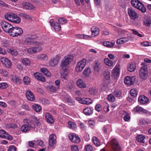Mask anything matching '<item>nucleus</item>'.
Instances as JSON below:
<instances>
[{"label": "nucleus", "instance_id": "f257e3e1", "mask_svg": "<svg viewBox=\"0 0 151 151\" xmlns=\"http://www.w3.org/2000/svg\"><path fill=\"white\" fill-rule=\"evenodd\" d=\"M4 17L6 19L14 23L19 24L21 21L20 18L14 13H7Z\"/></svg>", "mask_w": 151, "mask_h": 151}, {"label": "nucleus", "instance_id": "f03ea898", "mask_svg": "<svg viewBox=\"0 0 151 151\" xmlns=\"http://www.w3.org/2000/svg\"><path fill=\"white\" fill-rule=\"evenodd\" d=\"M24 42L27 45H39L42 44V42L39 41L38 37L34 36L26 38Z\"/></svg>", "mask_w": 151, "mask_h": 151}, {"label": "nucleus", "instance_id": "7ed1b4c3", "mask_svg": "<svg viewBox=\"0 0 151 151\" xmlns=\"http://www.w3.org/2000/svg\"><path fill=\"white\" fill-rule=\"evenodd\" d=\"M24 123H26L27 124H24L21 127V129L22 132H26L29 131L31 128H34L35 125L33 123H31L30 120L27 119L24 120Z\"/></svg>", "mask_w": 151, "mask_h": 151}, {"label": "nucleus", "instance_id": "20e7f679", "mask_svg": "<svg viewBox=\"0 0 151 151\" xmlns=\"http://www.w3.org/2000/svg\"><path fill=\"white\" fill-rule=\"evenodd\" d=\"M23 32L22 29L18 27H13L10 30L9 32L10 35L13 37H16L20 35Z\"/></svg>", "mask_w": 151, "mask_h": 151}, {"label": "nucleus", "instance_id": "39448f33", "mask_svg": "<svg viewBox=\"0 0 151 151\" xmlns=\"http://www.w3.org/2000/svg\"><path fill=\"white\" fill-rule=\"evenodd\" d=\"M131 3L132 6L139 9L142 12H146L145 7L140 1L138 0H132Z\"/></svg>", "mask_w": 151, "mask_h": 151}, {"label": "nucleus", "instance_id": "423d86ee", "mask_svg": "<svg viewBox=\"0 0 151 151\" xmlns=\"http://www.w3.org/2000/svg\"><path fill=\"white\" fill-rule=\"evenodd\" d=\"M148 74L147 68L146 66H144L140 69L139 73V76L140 78L145 80L147 77Z\"/></svg>", "mask_w": 151, "mask_h": 151}, {"label": "nucleus", "instance_id": "0eeeda50", "mask_svg": "<svg viewBox=\"0 0 151 151\" xmlns=\"http://www.w3.org/2000/svg\"><path fill=\"white\" fill-rule=\"evenodd\" d=\"M0 24L4 31L6 32L9 33L12 26L10 23L5 21H2L0 23Z\"/></svg>", "mask_w": 151, "mask_h": 151}, {"label": "nucleus", "instance_id": "6e6552de", "mask_svg": "<svg viewBox=\"0 0 151 151\" xmlns=\"http://www.w3.org/2000/svg\"><path fill=\"white\" fill-rule=\"evenodd\" d=\"M73 59V58L72 56H69L65 57L64 59L61 61L60 66L62 68H64L68 67L70 62L72 61Z\"/></svg>", "mask_w": 151, "mask_h": 151}, {"label": "nucleus", "instance_id": "1a4fd4ad", "mask_svg": "<svg viewBox=\"0 0 151 151\" xmlns=\"http://www.w3.org/2000/svg\"><path fill=\"white\" fill-rule=\"evenodd\" d=\"M86 63V60L85 59L78 62L76 64L75 70L77 72H81L84 68Z\"/></svg>", "mask_w": 151, "mask_h": 151}, {"label": "nucleus", "instance_id": "9d476101", "mask_svg": "<svg viewBox=\"0 0 151 151\" xmlns=\"http://www.w3.org/2000/svg\"><path fill=\"white\" fill-rule=\"evenodd\" d=\"M120 64L118 63L112 70V76L115 78H117L119 76L120 72Z\"/></svg>", "mask_w": 151, "mask_h": 151}, {"label": "nucleus", "instance_id": "9b49d317", "mask_svg": "<svg viewBox=\"0 0 151 151\" xmlns=\"http://www.w3.org/2000/svg\"><path fill=\"white\" fill-rule=\"evenodd\" d=\"M110 144L112 148L114 151H119L120 150L121 147L115 139H112L110 141Z\"/></svg>", "mask_w": 151, "mask_h": 151}, {"label": "nucleus", "instance_id": "f8f14e48", "mask_svg": "<svg viewBox=\"0 0 151 151\" xmlns=\"http://www.w3.org/2000/svg\"><path fill=\"white\" fill-rule=\"evenodd\" d=\"M132 112L134 113H144L146 114L147 113V111L144 109L139 105L135 106L132 110Z\"/></svg>", "mask_w": 151, "mask_h": 151}, {"label": "nucleus", "instance_id": "ddd939ff", "mask_svg": "<svg viewBox=\"0 0 151 151\" xmlns=\"http://www.w3.org/2000/svg\"><path fill=\"white\" fill-rule=\"evenodd\" d=\"M76 99L80 103L83 104L89 105L92 102V100L88 98L82 99L79 97H77L76 98Z\"/></svg>", "mask_w": 151, "mask_h": 151}, {"label": "nucleus", "instance_id": "4468645a", "mask_svg": "<svg viewBox=\"0 0 151 151\" xmlns=\"http://www.w3.org/2000/svg\"><path fill=\"white\" fill-rule=\"evenodd\" d=\"M56 137L53 134L50 135L49 139V144L50 146L55 147L56 144Z\"/></svg>", "mask_w": 151, "mask_h": 151}, {"label": "nucleus", "instance_id": "2eb2a0df", "mask_svg": "<svg viewBox=\"0 0 151 151\" xmlns=\"http://www.w3.org/2000/svg\"><path fill=\"white\" fill-rule=\"evenodd\" d=\"M60 57L58 55H56L49 61L48 63L49 66H55L58 64Z\"/></svg>", "mask_w": 151, "mask_h": 151}, {"label": "nucleus", "instance_id": "dca6fc26", "mask_svg": "<svg viewBox=\"0 0 151 151\" xmlns=\"http://www.w3.org/2000/svg\"><path fill=\"white\" fill-rule=\"evenodd\" d=\"M128 10L129 15L132 19L134 20L138 17V15L132 8H129L128 9Z\"/></svg>", "mask_w": 151, "mask_h": 151}, {"label": "nucleus", "instance_id": "f3484780", "mask_svg": "<svg viewBox=\"0 0 151 151\" xmlns=\"http://www.w3.org/2000/svg\"><path fill=\"white\" fill-rule=\"evenodd\" d=\"M0 137L9 140H12L13 139L12 136L8 134L3 129L0 130Z\"/></svg>", "mask_w": 151, "mask_h": 151}, {"label": "nucleus", "instance_id": "a211bd4d", "mask_svg": "<svg viewBox=\"0 0 151 151\" xmlns=\"http://www.w3.org/2000/svg\"><path fill=\"white\" fill-rule=\"evenodd\" d=\"M42 47H34L30 48L27 50L28 53L32 54L39 52L42 50Z\"/></svg>", "mask_w": 151, "mask_h": 151}, {"label": "nucleus", "instance_id": "6ab92c4d", "mask_svg": "<svg viewBox=\"0 0 151 151\" xmlns=\"http://www.w3.org/2000/svg\"><path fill=\"white\" fill-rule=\"evenodd\" d=\"M26 96L28 99L30 101H34L35 100V96L31 91L27 90L26 93Z\"/></svg>", "mask_w": 151, "mask_h": 151}, {"label": "nucleus", "instance_id": "aec40b11", "mask_svg": "<svg viewBox=\"0 0 151 151\" xmlns=\"http://www.w3.org/2000/svg\"><path fill=\"white\" fill-rule=\"evenodd\" d=\"M1 62L6 66V68H10L11 67L12 63L10 61L8 58H1Z\"/></svg>", "mask_w": 151, "mask_h": 151}, {"label": "nucleus", "instance_id": "412c9836", "mask_svg": "<svg viewBox=\"0 0 151 151\" xmlns=\"http://www.w3.org/2000/svg\"><path fill=\"white\" fill-rule=\"evenodd\" d=\"M139 102L142 104H145L149 101L148 99L144 95L140 96L138 99Z\"/></svg>", "mask_w": 151, "mask_h": 151}, {"label": "nucleus", "instance_id": "4be33fe9", "mask_svg": "<svg viewBox=\"0 0 151 151\" xmlns=\"http://www.w3.org/2000/svg\"><path fill=\"white\" fill-rule=\"evenodd\" d=\"M22 6L23 8L26 9L32 10L35 8L33 5L27 2H23Z\"/></svg>", "mask_w": 151, "mask_h": 151}, {"label": "nucleus", "instance_id": "5701e85b", "mask_svg": "<svg viewBox=\"0 0 151 151\" xmlns=\"http://www.w3.org/2000/svg\"><path fill=\"white\" fill-rule=\"evenodd\" d=\"M45 118L47 122L49 123L52 124L54 120L52 115L49 113H46L45 115Z\"/></svg>", "mask_w": 151, "mask_h": 151}, {"label": "nucleus", "instance_id": "b1692460", "mask_svg": "<svg viewBox=\"0 0 151 151\" xmlns=\"http://www.w3.org/2000/svg\"><path fill=\"white\" fill-rule=\"evenodd\" d=\"M34 75L36 78L39 81L43 82L45 81V77L41 74L38 73H34Z\"/></svg>", "mask_w": 151, "mask_h": 151}, {"label": "nucleus", "instance_id": "393cba45", "mask_svg": "<svg viewBox=\"0 0 151 151\" xmlns=\"http://www.w3.org/2000/svg\"><path fill=\"white\" fill-rule=\"evenodd\" d=\"M124 83L129 85H132L134 83V81L132 78L130 76H127L124 79Z\"/></svg>", "mask_w": 151, "mask_h": 151}, {"label": "nucleus", "instance_id": "a878e982", "mask_svg": "<svg viewBox=\"0 0 151 151\" xmlns=\"http://www.w3.org/2000/svg\"><path fill=\"white\" fill-rule=\"evenodd\" d=\"M91 30L92 32V35L93 37L97 36L99 33V28L95 27H93L91 29Z\"/></svg>", "mask_w": 151, "mask_h": 151}, {"label": "nucleus", "instance_id": "bb28decb", "mask_svg": "<svg viewBox=\"0 0 151 151\" xmlns=\"http://www.w3.org/2000/svg\"><path fill=\"white\" fill-rule=\"evenodd\" d=\"M31 121V123H33L34 124V122H35L37 126L40 125V121L37 118L33 116H31V117L29 119Z\"/></svg>", "mask_w": 151, "mask_h": 151}, {"label": "nucleus", "instance_id": "cd10ccee", "mask_svg": "<svg viewBox=\"0 0 151 151\" xmlns=\"http://www.w3.org/2000/svg\"><path fill=\"white\" fill-rule=\"evenodd\" d=\"M11 80L14 82L19 83L21 81V79L16 75H12L11 76Z\"/></svg>", "mask_w": 151, "mask_h": 151}, {"label": "nucleus", "instance_id": "c85d7f7f", "mask_svg": "<svg viewBox=\"0 0 151 151\" xmlns=\"http://www.w3.org/2000/svg\"><path fill=\"white\" fill-rule=\"evenodd\" d=\"M76 84L77 86L80 88H84L86 87V84L81 79H78L77 81Z\"/></svg>", "mask_w": 151, "mask_h": 151}, {"label": "nucleus", "instance_id": "c756f323", "mask_svg": "<svg viewBox=\"0 0 151 151\" xmlns=\"http://www.w3.org/2000/svg\"><path fill=\"white\" fill-rule=\"evenodd\" d=\"M136 68V65L134 63L129 64L127 67L128 70L131 72L134 71Z\"/></svg>", "mask_w": 151, "mask_h": 151}, {"label": "nucleus", "instance_id": "7c9ffc66", "mask_svg": "<svg viewBox=\"0 0 151 151\" xmlns=\"http://www.w3.org/2000/svg\"><path fill=\"white\" fill-rule=\"evenodd\" d=\"M129 40V38L127 37L120 38L117 40L116 44L117 45H121L128 42Z\"/></svg>", "mask_w": 151, "mask_h": 151}, {"label": "nucleus", "instance_id": "2f4dec72", "mask_svg": "<svg viewBox=\"0 0 151 151\" xmlns=\"http://www.w3.org/2000/svg\"><path fill=\"white\" fill-rule=\"evenodd\" d=\"M145 137L144 136L142 135H139L136 137V139L137 141L142 143H144L145 142Z\"/></svg>", "mask_w": 151, "mask_h": 151}, {"label": "nucleus", "instance_id": "473e14b6", "mask_svg": "<svg viewBox=\"0 0 151 151\" xmlns=\"http://www.w3.org/2000/svg\"><path fill=\"white\" fill-rule=\"evenodd\" d=\"M93 109L87 107L84 109L83 112L86 115H90L93 113Z\"/></svg>", "mask_w": 151, "mask_h": 151}, {"label": "nucleus", "instance_id": "72a5a7b5", "mask_svg": "<svg viewBox=\"0 0 151 151\" xmlns=\"http://www.w3.org/2000/svg\"><path fill=\"white\" fill-rule=\"evenodd\" d=\"M7 51L9 53L13 56H16L18 54L17 51L13 47L8 48Z\"/></svg>", "mask_w": 151, "mask_h": 151}, {"label": "nucleus", "instance_id": "f704fd0d", "mask_svg": "<svg viewBox=\"0 0 151 151\" xmlns=\"http://www.w3.org/2000/svg\"><path fill=\"white\" fill-rule=\"evenodd\" d=\"M40 70L42 73H43L44 74L49 77H50L51 76V73L50 72L48 71V70L45 68H40Z\"/></svg>", "mask_w": 151, "mask_h": 151}, {"label": "nucleus", "instance_id": "c9c22d12", "mask_svg": "<svg viewBox=\"0 0 151 151\" xmlns=\"http://www.w3.org/2000/svg\"><path fill=\"white\" fill-rule=\"evenodd\" d=\"M91 73V71L89 68H86L83 72L84 76L86 77H88Z\"/></svg>", "mask_w": 151, "mask_h": 151}, {"label": "nucleus", "instance_id": "e433bc0d", "mask_svg": "<svg viewBox=\"0 0 151 151\" xmlns=\"http://www.w3.org/2000/svg\"><path fill=\"white\" fill-rule=\"evenodd\" d=\"M130 93L132 96L133 97H135L137 96L138 92L137 90L136 89L133 88L131 89L130 90Z\"/></svg>", "mask_w": 151, "mask_h": 151}, {"label": "nucleus", "instance_id": "4c0bfd02", "mask_svg": "<svg viewBox=\"0 0 151 151\" xmlns=\"http://www.w3.org/2000/svg\"><path fill=\"white\" fill-rule=\"evenodd\" d=\"M104 63H105L106 65L109 67L113 66V61L107 58L104 59Z\"/></svg>", "mask_w": 151, "mask_h": 151}, {"label": "nucleus", "instance_id": "58836bf2", "mask_svg": "<svg viewBox=\"0 0 151 151\" xmlns=\"http://www.w3.org/2000/svg\"><path fill=\"white\" fill-rule=\"evenodd\" d=\"M89 92L92 95H95L97 92V90L95 87H90L89 88Z\"/></svg>", "mask_w": 151, "mask_h": 151}, {"label": "nucleus", "instance_id": "ea45409f", "mask_svg": "<svg viewBox=\"0 0 151 151\" xmlns=\"http://www.w3.org/2000/svg\"><path fill=\"white\" fill-rule=\"evenodd\" d=\"M19 15L20 17L24 18L26 19L29 20L32 19V17L31 16H30L29 15L25 14H24L22 13H20L19 14Z\"/></svg>", "mask_w": 151, "mask_h": 151}, {"label": "nucleus", "instance_id": "a19ab883", "mask_svg": "<svg viewBox=\"0 0 151 151\" xmlns=\"http://www.w3.org/2000/svg\"><path fill=\"white\" fill-rule=\"evenodd\" d=\"M22 61L23 63L25 65L28 66L30 65V61L28 58H22Z\"/></svg>", "mask_w": 151, "mask_h": 151}, {"label": "nucleus", "instance_id": "79ce46f5", "mask_svg": "<svg viewBox=\"0 0 151 151\" xmlns=\"http://www.w3.org/2000/svg\"><path fill=\"white\" fill-rule=\"evenodd\" d=\"M37 59L39 60H45L47 59V57L45 54H39L37 56Z\"/></svg>", "mask_w": 151, "mask_h": 151}, {"label": "nucleus", "instance_id": "37998d69", "mask_svg": "<svg viewBox=\"0 0 151 151\" xmlns=\"http://www.w3.org/2000/svg\"><path fill=\"white\" fill-rule=\"evenodd\" d=\"M54 29L56 31H58L61 29V26L57 22H54L53 26Z\"/></svg>", "mask_w": 151, "mask_h": 151}, {"label": "nucleus", "instance_id": "c03bdc74", "mask_svg": "<svg viewBox=\"0 0 151 151\" xmlns=\"http://www.w3.org/2000/svg\"><path fill=\"white\" fill-rule=\"evenodd\" d=\"M67 126L69 128L71 129H75L77 127L76 124L74 122L71 121H69L68 122Z\"/></svg>", "mask_w": 151, "mask_h": 151}, {"label": "nucleus", "instance_id": "a18cd8bd", "mask_svg": "<svg viewBox=\"0 0 151 151\" xmlns=\"http://www.w3.org/2000/svg\"><path fill=\"white\" fill-rule=\"evenodd\" d=\"M33 109L37 112H40L41 109V107L37 104H35L32 106Z\"/></svg>", "mask_w": 151, "mask_h": 151}, {"label": "nucleus", "instance_id": "49530a36", "mask_svg": "<svg viewBox=\"0 0 151 151\" xmlns=\"http://www.w3.org/2000/svg\"><path fill=\"white\" fill-rule=\"evenodd\" d=\"M92 141L95 145L96 146H99L100 143L98 139L96 137L93 136L92 138Z\"/></svg>", "mask_w": 151, "mask_h": 151}, {"label": "nucleus", "instance_id": "de8ad7c7", "mask_svg": "<svg viewBox=\"0 0 151 151\" xmlns=\"http://www.w3.org/2000/svg\"><path fill=\"white\" fill-rule=\"evenodd\" d=\"M101 65L99 63L96 62L94 66V68L95 71L97 72L99 71L101 69Z\"/></svg>", "mask_w": 151, "mask_h": 151}, {"label": "nucleus", "instance_id": "09e8293b", "mask_svg": "<svg viewBox=\"0 0 151 151\" xmlns=\"http://www.w3.org/2000/svg\"><path fill=\"white\" fill-rule=\"evenodd\" d=\"M47 89L50 91L54 92L56 91L57 87H55L53 85H50L47 87Z\"/></svg>", "mask_w": 151, "mask_h": 151}, {"label": "nucleus", "instance_id": "8fccbe9b", "mask_svg": "<svg viewBox=\"0 0 151 151\" xmlns=\"http://www.w3.org/2000/svg\"><path fill=\"white\" fill-rule=\"evenodd\" d=\"M65 101L68 103L70 105H73L75 104V101L72 99L70 98L66 97Z\"/></svg>", "mask_w": 151, "mask_h": 151}, {"label": "nucleus", "instance_id": "3c124183", "mask_svg": "<svg viewBox=\"0 0 151 151\" xmlns=\"http://www.w3.org/2000/svg\"><path fill=\"white\" fill-rule=\"evenodd\" d=\"M115 44L114 42H111L109 41L104 42V46L108 47H111Z\"/></svg>", "mask_w": 151, "mask_h": 151}, {"label": "nucleus", "instance_id": "603ef678", "mask_svg": "<svg viewBox=\"0 0 151 151\" xmlns=\"http://www.w3.org/2000/svg\"><path fill=\"white\" fill-rule=\"evenodd\" d=\"M0 74L4 76H7L9 75V73L5 69H0Z\"/></svg>", "mask_w": 151, "mask_h": 151}, {"label": "nucleus", "instance_id": "864d4df0", "mask_svg": "<svg viewBox=\"0 0 151 151\" xmlns=\"http://www.w3.org/2000/svg\"><path fill=\"white\" fill-rule=\"evenodd\" d=\"M23 81L24 84L27 85L29 84L30 82V78L27 76L24 77Z\"/></svg>", "mask_w": 151, "mask_h": 151}, {"label": "nucleus", "instance_id": "5fc2aeb1", "mask_svg": "<svg viewBox=\"0 0 151 151\" xmlns=\"http://www.w3.org/2000/svg\"><path fill=\"white\" fill-rule=\"evenodd\" d=\"M81 140L78 136L75 135L72 142L75 143H78L80 142Z\"/></svg>", "mask_w": 151, "mask_h": 151}, {"label": "nucleus", "instance_id": "6e6d98bb", "mask_svg": "<svg viewBox=\"0 0 151 151\" xmlns=\"http://www.w3.org/2000/svg\"><path fill=\"white\" fill-rule=\"evenodd\" d=\"M85 149L86 151H92L93 148L91 145L88 144L85 146Z\"/></svg>", "mask_w": 151, "mask_h": 151}, {"label": "nucleus", "instance_id": "4d7b16f0", "mask_svg": "<svg viewBox=\"0 0 151 151\" xmlns=\"http://www.w3.org/2000/svg\"><path fill=\"white\" fill-rule=\"evenodd\" d=\"M144 23L146 26H150L151 24V19H145L144 21Z\"/></svg>", "mask_w": 151, "mask_h": 151}, {"label": "nucleus", "instance_id": "13d9d810", "mask_svg": "<svg viewBox=\"0 0 151 151\" xmlns=\"http://www.w3.org/2000/svg\"><path fill=\"white\" fill-rule=\"evenodd\" d=\"M8 87V84L6 83H0V89H4L7 88Z\"/></svg>", "mask_w": 151, "mask_h": 151}, {"label": "nucleus", "instance_id": "bf43d9fd", "mask_svg": "<svg viewBox=\"0 0 151 151\" xmlns=\"http://www.w3.org/2000/svg\"><path fill=\"white\" fill-rule=\"evenodd\" d=\"M36 141H29L28 142L29 146L32 147H35L36 146Z\"/></svg>", "mask_w": 151, "mask_h": 151}, {"label": "nucleus", "instance_id": "052dcab7", "mask_svg": "<svg viewBox=\"0 0 151 151\" xmlns=\"http://www.w3.org/2000/svg\"><path fill=\"white\" fill-rule=\"evenodd\" d=\"M59 22L61 24H64L66 23L67 20L64 18H60L58 20Z\"/></svg>", "mask_w": 151, "mask_h": 151}, {"label": "nucleus", "instance_id": "680f3d73", "mask_svg": "<svg viewBox=\"0 0 151 151\" xmlns=\"http://www.w3.org/2000/svg\"><path fill=\"white\" fill-rule=\"evenodd\" d=\"M108 99L109 101L112 102H114L115 101V97L111 94H110L108 95Z\"/></svg>", "mask_w": 151, "mask_h": 151}, {"label": "nucleus", "instance_id": "e2e57ef3", "mask_svg": "<svg viewBox=\"0 0 151 151\" xmlns=\"http://www.w3.org/2000/svg\"><path fill=\"white\" fill-rule=\"evenodd\" d=\"M6 127L8 129L12 128L14 129L17 128V126L15 124H8L6 125Z\"/></svg>", "mask_w": 151, "mask_h": 151}, {"label": "nucleus", "instance_id": "0e129e2a", "mask_svg": "<svg viewBox=\"0 0 151 151\" xmlns=\"http://www.w3.org/2000/svg\"><path fill=\"white\" fill-rule=\"evenodd\" d=\"M104 78L106 80H109L110 78V73L108 71H106L104 72Z\"/></svg>", "mask_w": 151, "mask_h": 151}, {"label": "nucleus", "instance_id": "69168bd1", "mask_svg": "<svg viewBox=\"0 0 151 151\" xmlns=\"http://www.w3.org/2000/svg\"><path fill=\"white\" fill-rule=\"evenodd\" d=\"M95 109L97 111L100 112L102 110V107L100 104H98L96 106Z\"/></svg>", "mask_w": 151, "mask_h": 151}, {"label": "nucleus", "instance_id": "338daca9", "mask_svg": "<svg viewBox=\"0 0 151 151\" xmlns=\"http://www.w3.org/2000/svg\"><path fill=\"white\" fill-rule=\"evenodd\" d=\"M36 145H39L41 147H43L44 145V142L42 140H38L36 141Z\"/></svg>", "mask_w": 151, "mask_h": 151}, {"label": "nucleus", "instance_id": "774afa93", "mask_svg": "<svg viewBox=\"0 0 151 151\" xmlns=\"http://www.w3.org/2000/svg\"><path fill=\"white\" fill-rule=\"evenodd\" d=\"M89 126L91 128H93L95 125V122L94 121L90 120L88 122Z\"/></svg>", "mask_w": 151, "mask_h": 151}]
</instances>
